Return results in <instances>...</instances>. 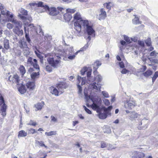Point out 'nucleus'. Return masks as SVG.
<instances>
[{
  "mask_svg": "<svg viewBox=\"0 0 158 158\" xmlns=\"http://www.w3.org/2000/svg\"><path fill=\"white\" fill-rule=\"evenodd\" d=\"M92 69L91 67H84L81 70V73L83 75L85 73L86 74L87 79V82L89 83L91 81H93L95 80L98 83L94 82L91 84V87L93 89L96 91H101V89L102 85L100 83H98L101 82L102 80V77L99 74H98V73L97 71H94L93 73L95 75V77L94 78L91 76Z\"/></svg>",
  "mask_w": 158,
  "mask_h": 158,
  "instance_id": "obj_1",
  "label": "nucleus"
},
{
  "mask_svg": "<svg viewBox=\"0 0 158 158\" xmlns=\"http://www.w3.org/2000/svg\"><path fill=\"white\" fill-rule=\"evenodd\" d=\"M84 92L86 101V105L88 107H91L97 112H100L101 110H102L104 106H101L102 100L101 98L96 96L91 98L88 94L87 89L86 88L84 89Z\"/></svg>",
  "mask_w": 158,
  "mask_h": 158,
  "instance_id": "obj_2",
  "label": "nucleus"
},
{
  "mask_svg": "<svg viewBox=\"0 0 158 158\" xmlns=\"http://www.w3.org/2000/svg\"><path fill=\"white\" fill-rule=\"evenodd\" d=\"M53 55L52 56H51L50 54H48L45 55V56L46 57H48L49 56H50L47 58V61L49 64L52 67L55 68L59 66L61 61L60 57H59V56H53Z\"/></svg>",
  "mask_w": 158,
  "mask_h": 158,
  "instance_id": "obj_3",
  "label": "nucleus"
},
{
  "mask_svg": "<svg viewBox=\"0 0 158 158\" xmlns=\"http://www.w3.org/2000/svg\"><path fill=\"white\" fill-rule=\"evenodd\" d=\"M63 52L68 56V59L70 60L74 59L78 54V52H74L73 47H70L69 45L66 46L63 50Z\"/></svg>",
  "mask_w": 158,
  "mask_h": 158,
  "instance_id": "obj_4",
  "label": "nucleus"
},
{
  "mask_svg": "<svg viewBox=\"0 0 158 158\" xmlns=\"http://www.w3.org/2000/svg\"><path fill=\"white\" fill-rule=\"evenodd\" d=\"M112 108L111 106H110L107 108L103 107L102 110L98 113V116L100 119H104L106 118L107 115H111L110 110Z\"/></svg>",
  "mask_w": 158,
  "mask_h": 158,
  "instance_id": "obj_5",
  "label": "nucleus"
},
{
  "mask_svg": "<svg viewBox=\"0 0 158 158\" xmlns=\"http://www.w3.org/2000/svg\"><path fill=\"white\" fill-rule=\"evenodd\" d=\"M81 23H83V27L86 30V32L89 35H91L93 37L95 36V31L92 27L89 24L88 21H81Z\"/></svg>",
  "mask_w": 158,
  "mask_h": 158,
  "instance_id": "obj_6",
  "label": "nucleus"
},
{
  "mask_svg": "<svg viewBox=\"0 0 158 158\" xmlns=\"http://www.w3.org/2000/svg\"><path fill=\"white\" fill-rule=\"evenodd\" d=\"M139 121L138 128L139 129H145L148 126V119L143 116H139L138 119Z\"/></svg>",
  "mask_w": 158,
  "mask_h": 158,
  "instance_id": "obj_7",
  "label": "nucleus"
},
{
  "mask_svg": "<svg viewBox=\"0 0 158 158\" xmlns=\"http://www.w3.org/2000/svg\"><path fill=\"white\" fill-rule=\"evenodd\" d=\"M136 105L135 101L133 98H130L124 102V106L126 108L128 109H131Z\"/></svg>",
  "mask_w": 158,
  "mask_h": 158,
  "instance_id": "obj_8",
  "label": "nucleus"
},
{
  "mask_svg": "<svg viewBox=\"0 0 158 158\" xmlns=\"http://www.w3.org/2000/svg\"><path fill=\"white\" fill-rule=\"evenodd\" d=\"M85 80L86 78L85 77L81 78V77L79 76H77L78 82H79V83L77 85V88L78 89V94H81L82 91V88L79 85V83L81 82V85H84L85 84Z\"/></svg>",
  "mask_w": 158,
  "mask_h": 158,
  "instance_id": "obj_9",
  "label": "nucleus"
},
{
  "mask_svg": "<svg viewBox=\"0 0 158 158\" xmlns=\"http://www.w3.org/2000/svg\"><path fill=\"white\" fill-rule=\"evenodd\" d=\"M86 21V20H81L79 21H77L74 23V29L77 31L78 33H79L81 31V27H83V23H81V21Z\"/></svg>",
  "mask_w": 158,
  "mask_h": 158,
  "instance_id": "obj_10",
  "label": "nucleus"
},
{
  "mask_svg": "<svg viewBox=\"0 0 158 158\" xmlns=\"http://www.w3.org/2000/svg\"><path fill=\"white\" fill-rule=\"evenodd\" d=\"M8 80L12 83L16 84L17 85L19 84L20 79L19 76L17 75H14L13 76H10L8 78Z\"/></svg>",
  "mask_w": 158,
  "mask_h": 158,
  "instance_id": "obj_11",
  "label": "nucleus"
},
{
  "mask_svg": "<svg viewBox=\"0 0 158 158\" xmlns=\"http://www.w3.org/2000/svg\"><path fill=\"white\" fill-rule=\"evenodd\" d=\"M106 17V11L103 9H101L99 12V14L98 16L99 20L104 19Z\"/></svg>",
  "mask_w": 158,
  "mask_h": 158,
  "instance_id": "obj_12",
  "label": "nucleus"
},
{
  "mask_svg": "<svg viewBox=\"0 0 158 158\" xmlns=\"http://www.w3.org/2000/svg\"><path fill=\"white\" fill-rule=\"evenodd\" d=\"M1 13L2 15L6 16L9 19L12 18L13 17V14L6 10H1Z\"/></svg>",
  "mask_w": 158,
  "mask_h": 158,
  "instance_id": "obj_13",
  "label": "nucleus"
},
{
  "mask_svg": "<svg viewBox=\"0 0 158 158\" xmlns=\"http://www.w3.org/2000/svg\"><path fill=\"white\" fill-rule=\"evenodd\" d=\"M141 116L135 112H131L129 114V118L132 121L135 120L137 118H138L139 119V116Z\"/></svg>",
  "mask_w": 158,
  "mask_h": 158,
  "instance_id": "obj_14",
  "label": "nucleus"
},
{
  "mask_svg": "<svg viewBox=\"0 0 158 158\" xmlns=\"http://www.w3.org/2000/svg\"><path fill=\"white\" fill-rule=\"evenodd\" d=\"M66 85L64 82L61 83L57 84V87L58 90L60 91V94L63 93V91L64 89L66 88Z\"/></svg>",
  "mask_w": 158,
  "mask_h": 158,
  "instance_id": "obj_15",
  "label": "nucleus"
},
{
  "mask_svg": "<svg viewBox=\"0 0 158 158\" xmlns=\"http://www.w3.org/2000/svg\"><path fill=\"white\" fill-rule=\"evenodd\" d=\"M49 90L50 93L53 95L56 96H58L60 94V91L56 89V88L54 87H51L49 88Z\"/></svg>",
  "mask_w": 158,
  "mask_h": 158,
  "instance_id": "obj_16",
  "label": "nucleus"
},
{
  "mask_svg": "<svg viewBox=\"0 0 158 158\" xmlns=\"http://www.w3.org/2000/svg\"><path fill=\"white\" fill-rule=\"evenodd\" d=\"M12 18L9 19V21L13 23L15 25V27H21L22 26V23L19 21H18L16 19H13Z\"/></svg>",
  "mask_w": 158,
  "mask_h": 158,
  "instance_id": "obj_17",
  "label": "nucleus"
},
{
  "mask_svg": "<svg viewBox=\"0 0 158 158\" xmlns=\"http://www.w3.org/2000/svg\"><path fill=\"white\" fill-rule=\"evenodd\" d=\"M50 12V15L52 16L56 15L59 13V11L54 7L49 8L48 9Z\"/></svg>",
  "mask_w": 158,
  "mask_h": 158,
  "instance_id": "obj_18",
  "label": "nucleus"
},
{
  "mask_svg": "<svg viewBox=\"0 0 158 158\" xmlns=\"http://www.w3.org/2000/svg\"><path fill=\"white\" fill-rule=\"evenodd\" d=\"M44 105V102H38L37 104H35L34 105V107L36 109L35 110V111H37L38 110H41Z\"/></svg>",
  "mask_w": 158,
  "mask_h": 158,
  "instance_id": "obj_19",
  "label": "nucleus"
},
{
  "mask_svg": "<svg viewBox=\"0 0 158 158\" xmlns=\"http://www.w3.org/2000/svg\"><path fill=\"white\" fill-rule=\"evenodd\" d=\"M24 27L26 38L27 40L29 43L31 40L29 36L28 31H27V25L26 23H24Z\"/></svg>",
  "mask_w": 158,
  "mask_h": 158,
  "instance_id": "obj_20",
  "label": "nucleus"
},
{
  "mask_svg": "<svg viewBox=\"0 0 158 158\" xmlns=\"http://www.w3.org/2000/svg\"><path fill=\"white\" fill-rule=\"evenodd\" d=\"M27 88L30 90H32L34 89L35 88L34 82H29L27 83L26 85Z\"/></svg>",
  "mask_w": 158,
  "mask_h": 158,
  "instance_id": "obj_21",
  "label": "nucleus"
},
{
  "mask_svg": "<svg viewBox=\"0 0 158 158\" xmlns=\"http://www.w3.org/2000/svg\"><path fill=\"white\" fill-rule=\"evenodd\" d=\"M64 18L66 22H69L70 20L72 18V16L71 14L67 12L64 15Z\"/></svg>",
  "mask_w": 158,
  "mask_h": 158,
  "instance_id": "obj_22",
  "label": "nucleus"
},
{
  "mask_svg": "<svg viewBox=\"0 0 158 158\" xmlns=\"http://www.w3.org/2000/svg\"><path fill=\"white\" fill-rule=\"evenodd\" d=\"M18 89L19 92L21 94H23L25 93L27 90L25 86L22 84H21V86L18 88Z\"/></svg>",
  "mask_w": 158,
  "mask_h": 158,
  "instance_id": "obj_23",
  "label": "nucleus"
},
{
  "mask_svg": "<svg viewBox=\"0 0 158 158\" xmlns=\"http://www.w3.org/2000/svg\"><path fill=\"white\" fill-rule=\"evenodd\" d=\"M18 16L22 20H23V24L24 23H26V24H28V23H27L26 22V21L28 19L30 21H31L32 20V18L31 17H29L27 19V18L25 17V16H23V15H22L21 14H19L18 15Z\"/></svg>",
  "mask_w": 158,
  "mask_h": 158,
  "instance_id": "obj_24",
  "label": "nucleus"
},
{
  "mask_svg": "<svg viewBox=\"0 0 158 158\" xmlns=\"http://www.w3.org/2000/svg\"><path fill=\"white\" fill-rule=\"evenodd\" d=\"M27 31H36V29L35 27L33 26V24H27Z\"/></svg>",
  "mask_w": 158,
  "mask_h": 158,
  "instance_id": "obj_25",
  "label": "nucleus"
},
{
  "mask_svg": "<svg viewBox=\"0 0 158 158\" xmlns=\"http://www.w3.org/2000/svg\"><path fill=\"white\" fill-rule=\"evenodd\" d=\"M37 6L43 7L44 9V10H46L47 9H49V7L48 6L44 4V3L41 2H37Z\"/></svg>",
  "mask_w": 158,
  "mask_h": 158,
  "instance_id": "obj_26",
  "label": "nucleus"
},
{
  "mask_svg": "<svg viewBox=\"0 0 158 158\" xmlns=\"http://www.w3.org/2000/svg\"><path fill=\"white\" fill-rule=\"evenodd\" d=\"M101 65V63L98 61H96L93 64V67L95 69L94 71H96L99 66H100Z\"/></svg>",
  "mask_w": 158,
  "mask_h": 158,
  "instance_id": "obj_27",
  "label": "nucleus"
},
{
  "mask_svg": "<svg viewBox=\"0 0 158 158\" xmlns=\"http://www.w3.org/2000/svg\"><path fill=\"white\" fill-rule=\"evenodd\" d=\"M19 47L21 48H27L26 42L24 41L20 40L19 41Z\"/></svg>",
  "mask_w": 158,
  "mask_h": 158,
  "instance_id": "obj_28",
  "label": "nucleus"
},
{
  "mask_svg": "<svg viewBox=\"0 0 158 158\" xmlns=\"http://www.w3.org/2000/svg\"><path fill=\"white\" fill-rule=\"evenodd\" d=\"M27 135V132H25L24 131L21 130L19 132L18 137H23L26 136Z\"/></svg>",
  "mask_w": 158,
  "mask_h": 158,
  "instance_id": "obj_29",
  "label": "nucleus"
},
{
  "mask_svg": "<svg viewBox=\"0 0 158 158\" xmlns=\"http://www.w3.org/2000/svg\"><path fill=\"white\" fill-rule=\"evenodd\" d=\"M19 70L20 71V73L21 74L22 76L24 75V74L26 73V70L25 67L23 65H21L19 67Z\"/></svg>",
  "mask_w": 158,
  "mask_h": 158,
  "instance_id": "obj_30",
  "label": "nucleus"
},
{
  "mask_svg": "<svg viewBox=\"0 0 158 158\" xmlns=\"http://www.w3.org/2000/svg\"><path fill=\"white\" fill-rule=\"evenodd\" d=\"M81 16L79 13H76L74 16V20H76L77 21H79L81 19Z\"/></svg>",
  "mask_w": 158,
  "mask_h": 158,
  "instance_id": "obj_31",
  "label": "nucleus"
},
{
  "mask_svg": "<svg viewBox=\"0 0 158 158\" xmlns=\"http://www.w3.org/2000/svg\"><path fill=\"white\" fill-rule=\"evenodd\" d=\"M4 48L6 50L9 49V40L7 39H4Z\"/></svg>",
  "mask_w": 158,
  "mask_h": 158,
  "instance_id": "obj_32",
  "label": "nucleus"
},
{
  "mask_svg": "<svg viewBox=\"0 0 158 158\" xmlns=\"http://www.w3.org/2000/svg\"><path fill=\"white\" fill-rule=\"evenodd\" d=\"M27 11L22 8L19 9V15L21 14L24 15H26L27 14Z\"/></svg>",
  "mask_w": 158,
  "mask_h": 158,
  "instance_id": "obj_33",
  "label": "nucleus"
},
{
  "mask_svg": "<svg viewBox=\"0 0 158 158\" xmlns=\"http://www.w3.org/2000/svg\"><path fill=\"white\" fill-rule=\"evenodd\" d=\"M134 16L135 17L132 20L133 23L135 24H141L140 22L139 21V18L138 17H136L135 15H134Z\"/></svg>",
  "mask_w": 158,
  "mask_h": 158,
  "instance_id": "obj_34",
  "label": "nucleus"
},
{
  "mask_svg": "<svg viewBox=\"0 0 158 158\" xmlns=\"http://www.w3.org/2000/svg\"><path fill=\"white\" fill-rule=\"evenodd\" d=\"M39 73V72H33L31 74V76L32 79H34L38 77Z\"/></svg>",
  "mask_w": 158,
  "mask_h": 158,
  "instance_id": "obj_35",
  "label": "nucleus"
},
{
  "mask_svg": "<svg viewBox=\"0 0 158 158\" xmlns=\"http://www.w3.org/2000/svg\"><path fill=\"white\" fill-rule=\"evenodd\" d=\"M36 143L39 145V147H44L47 149L48 148L47 146L44 144V142L43 141H37L36 142Z\"/></svg>",
  "mask_w": 158,
  "mask_h": 158,
  "instance_id": "obj_36",
  "label": "nucleus"
},
{
  "mask_svg": "<svg viewBox=\"0 0 158 158\" xmlns=\"http://www.w3.org/2000/svg\"><path fill=\"white\" fill-rule=\"evenodd\" d=\"M23 52V55L26 56H27L30 54V52L29 51V48L28 47L24 49Z\"/></svg>",
  "mask_w": 158,
  "mask_h": 158,
  "instance_id": "obj_37",
  "label": "nucleus"
},
{
  "mask_svg": "<svg viewBox=\"0 0 158 158\" xmlns=\"http://www.w3.org/2000/svg\"><path fill=\"white\" fill-rule=\"evenodd\" d=\"M104 5L105 6H106L107 9L110 10V9L111 7L113 5V4L112 2H109L107 3H105Z\"/></svg>",
  "mask_w": 158,
  "mask_h": 158,
  "instance_id": "obj_38",
  "label": "nucleus"
},
{
  "mask_svg": "<svg viewBox=\"0 0 158 158\" xmlns=\"http://www.w3.org/2000/svg\"><path fill=\"white\" fill-rule=\"evenodd\" d=\"M66 12L71 14L72 13H74L76 11V9L75 8H68L67 9H66Z\"/></svg>",
  "mask_w": 158,
  "mask_h": 158,
  "instance_id": "obj_39",
  "label": "nucleus"
},
{
  "mask_svg": "<svg viewBox=\"0 0 158 158\" xmlns=\"http://www.w3.org/2000/svg\"><path fill=\"white\" fill-rule=\"evenodd\" d=\"M152 73V72L150 70H148L143 73V75L146 77H148L151 75Z\"/></svg>",
  "mask_w": 158,
  "mask_h": 158,
  "instance_id": "obj_40",
  "label": "nucleus"
},
{
  "mask_svg": "<svg viewBox=\"0 0 158 158\" xmlns=\"http://www.w3.org/2000/svg\"><path fill=\"white\" fill-rule=\"evenodd\" d=\"M56 131H51L49 132H45V134L47 136H52L56 135Z\"/></svg>",
  "mask_w": 158,
  "mask_h": 158,
  "instance_id": "obj_41",
  "label": "nucleus"
},
{
  "mask_svg": "<svg viewBox=\"0 0 158 158\" xmlns=\"http://www.w3.org/2000/svg\"><path fill=\"white\" fill-rule=\"evenodd\" d=\"M88 47V44L85 45L82 48H81L80 50H78L76 52H78V53H79L80 52L84 51L86 50V49Z\"/></svg>",
  "mask_w": 158,
  "mask_h": 158,
  "instance_id": "obj_42",
  "label": "nucleus"
},
{
  "mask_svg": "<svg viewBox=\"0 0 158 158\" xmlns=\"http://www.w3.org/2000/svg\"><path fill=\"white\" fill-rule=\"evenodd\" d=\"M35 53L37 57L40 59V61L42 63L44 59L43 56L40 54L38 53L36 51H35Z\"/></svg>",
  "mask_w": 158,
  "mask_h": 158,
  "instance_id": "obj_43",
  "label": "nucleus"
},
{
  "mask_svg": "<svg viewBox=\"0 0 158 158\" xmlns=\"http://www.w3.org/2000/svg\"><path fill=\"white\" fill-rule=\"evenodd\" d=\"M14 52L16 56H20L21 54V52L20 50L17 49H14Z\"/></svg>",
  "mask_w": 158,
  "mask_h": 158,
  "instance_id": "obj_44",
  "label": "nucleus"
},
{
  "mask_svg": "<svg viewBox=\"0 0 158 158\" xmlns=\"http://www.w3.org/2000/svg\"><path fill=\"white\" fill-rule=\"evenodd\" d=\"M146 45L148 46H151V41L150 38H148L145 41Z\"/></svg>",
  "mask_w": 158,
  "mask_h": 158,
  "instance_id": "obj_45",
  "label": "nucleus"
},
{
  "mask_svg": "<svg viewBox=\"0 0 158 158\" xmlns=\"http://www.w3.org/2000/svg\"><path fill=\"white\" fill-rule=\"evenodd\" d=\"M158 77V71L156 72L152 77V82H154L156 78Z\"/></svg>",
  "mask_w": 158,
  "mask_h": 158,
  "instance_id": "obj_46",
  "label": "nucleus"
},
{
  "mask_svg": "<svg viewBox=\"0 0 158 158\" xmlns=\"http://www.w3.org/2000/svg\"><path fill=\"white\" fill-rule=\"evenodd\" d=\"M27 124L28 125H32L33 126H35L36 125V122H34L33 120H31L29 122L27 123Z\"/></svg>",
  "mask_w": 158,
  "mask_h": 158,
  "instance_id": "obj_47",
  "label": "nucleus"
},
{
  "mask_svg": "<svg viewBox=\"0 0 158 158\" xmlns=\"http://www.w3.org/2000/svg\"><path fill=\"white\" fill-rule=\"evenodd\" d=\"M27 63L28 64L31 65H32V64H33V62L32 61V58L31 57H29L28 58Z\"/></svg>",
  "mask_w": 158,
  "mask_h": 158,
  "instance_id": "obj_48",
  "label": "nucleus"
},
{
  "mask_svg": "<svg viewBox=\"0 0 158 158\" xmlns=\"http://www.w3.org/2000/svg\"><path fill=\"white\" fill-rule=\"evenodd\" d=\"M102 94L105 97L108 98L109 97L108 93L106 91H103L102 92Z\"/></svg>",
  "mask_w": 158,
  "mask_h": 158,
  "instance_id": "obj_49",
  "label": "nucleus"
},
{
  "mask_svg": "<svg viewBox=\"0 0 158 158\" xmlns=\"http://www.w3.org/2000/svg\"><path fill=\"white\" fill-rule=\"evenodd\" d=\"M104 104L106 106H108L110 104V102L109 100L106 99H105L103 100Z\"/></svg>",
  "mask_w": 158,
  "mask_h": 158,
  "instance_id": "obj_50",
  "label": "nucleus"
},
{
  "mask_svg": "<svg viewBox=\"0 0 158 158\" xmlns=\"http://www.w3.org/2000/svg\"><path fill=\"white\" fill-rule=\"evenodd\" d=\"M124 40L126 41L127 42L130 43L131 42V39L127 36L124 35Z\"/></svg>",
  "mask_w": 158,
  "mask_h": 158,
  "instance_id": "obj_51",
  "label": "nucleus"
},
{
  "mask_svg": "<svg viewBox=\"0 0 158 158\" xmlns=\"http://www.w3.org/2000/svg\"><path fill=\"white\" fill-rule=\"evenodd\" d=\"M28 131L29 134H33L34 133L36 132V131L35 130L32 128H30L29 129Z\"/></svg>",
  "mask_w": 158,
  "mask_h": 158,
  "instance_id": "obj_52",
  "label": "nucleus"
},
{
  "mask_svg": "<svg viewBox=\"0 0 158 158\" xmlns=\"http://www.w3.org/2000/svg\"><path fill=\"white\" fill-rule=\"evenodd\" d=\"M83 108H84L85 110V111L86 113L89 114H91V111L89 110L85 106H84Z\"/></svg>",
  "mask_w": 158,
  "mask_h": 158,
  "instance_id": "obj_53",
  "label": "nucleus"
},
{
  "mask_svg": "<svg viewBox=\"0 0 158 158\" xmlns=\"http://www.w3.org/2000/svg\"><path fill=\"white\" fill-rule=\"evenodd\" d=\"M32 65H33L34 68L37 69L38 71L39 70V66L37 63H33V64H32Z\"/></svg>",
  "mask_w": 158,
  "mask_h": 158,
  "instance_id": "obj_54",
  "label": "nucleus"
},
{
  "mask_svg": "<svg viewBox=\"0 0 158 158\" xmlns=\"http://www.w3.org/2000/svg\"><path fill=\"white\" fill-rule=\"evenodd\" d=\"M158 54V53L156 52L155 51H154L152 52L150 54V55L151 56L155 57L156 56L157 54Z\"/></svg>",
  "mask_w": 158,
  "mask_h": 158,
  "instance_id": "obj_55",
  "label": "nucleus"
},
{
  "mask_svg": "<svg viewBox=\"0 0 158 158\" xmlns=\"http://www.w3.org/2000/svg\"><path fill=\"white\" fill-rule=\"evenodd\" d=\"M138 156L139 158H143L144 156V154L143 153L139 152L138 153Z\"/></svg>",
  "mask_w": 158,
  "mask_h": 158,
  "instance_id": "obj_56",
  "label": "nucleus"
},
{
  "mask_svg": "<svg viewBox=\"0 0 158 158\" xmlns=\"http://www.w3.org/2000/svg\"><path fill=\"white\" fill-rule=\"evenodd\" d=\"M7 22L6 19H0V23L2 24H4L5 23Z\"/></svg>",
  "mask_w": 158,
  "mask_h": 158,
  "instance_id": "obj_57",
  "label": "nucleus"
},
{
  "mask_svg": "<svg viewBox=\"0 0 158 158\" xmlns=\"http://www.w3.org/2000/svg\"><path fill=\"white\" fill-rule=\"evenodd\" d=\"M6 105L4 103L3 105L2 106V108L1 109V111H6Z\"/></svg>",
  "mask_w": 158,
  "mask_h": 158,
  "instance_id": "obj_58",
  "label": "nucleus"
},
{
  "mask_svg": "<svg viewBox=\"0 0 158 158\" xmlns=\"http://www.w3.org/2000/svg\"><path fill=\"white\" fill-rule=\"evenodd\" d=\"M4 101L3 98L1 94H0V105L4 104Z\"/></svg>",
  "mask_w": 158,
  "mask_h": 158,
  "instance_id": "obj_59",
  "label": "nucleus"
},
{
  "mask_svg": "<svg viewBox=\"0 0 158 158\" xmlns=\"http://www.w3.org/2000/svg\"><path fill=\"white\" fill-rule=\"evenodd\" d=\"M19 30V27H15V28L13 30V32L17 34H18Z\"/></svg>",
  "mask_w": 158,
  "mask_h": 158,
  "instance_id": "obj_60",
  "label": "nucleus"
},
{
  "mask_svg": "<svg viewBox=\"0 0 158 158\" xmlns=\"http://www.w3.org/2000/svg\"><path fill=\"white\" fill-rule=\"evenodd\" d=\"M46 69L47 71L51 72L52 71V68L49 66L47 65L46 67Z\"/></svg>",
  "mask_w": 158,
  "mask_h": 158,
  "instance_id": "obj_61",
  "label": "nucleus"
},
{
  "mask_svg": "<svg viewBox=\"0 0 158 158\" xmlns=\"http://www.w3.org/2000/svg\"><path fill=\"white\" fill-rule=\"evenodd\" d=\"M7 27L9 29H11L13 28L12 25L10 23H8L6 25Z\"/></svg>",
  "mask_w": 158,
  "mask_h": 158,
  "instance_id": "obj_62",
  "label": "nucleus"
},
{
  "mask_svg": "<svg viewBox=\"0 0 158 158\" xmlns=\"http://www.w3.org/2000/svg\"><path fill=\"white\" fill-rule=\"evenodd\" d=\"M129 72V71L128 70H127L125 69H124L122 70L121 72L122 74H126Z\"/></svg>",
  "mask_w": 158,
  "mask_h": 158,
  "instance_id": "obj_63",
  "label": "nucleus"
},
{
  "mask_svg": "<svg viewBox=\"0 0 158 158\" xmlns=\"http://www.w3.org/2000/svg\"><path fill=\"white\" fill-rule=\"evenodd\" d=\"M51 121H53L54 122H56L57 121L56 118H55L54 116H51Z\"/></svg>",
  "mask_w": 158,
  "mask_h": 158,
  "instance_id": "obj_64",
  "label": "nucleus"
}]
</instances>
